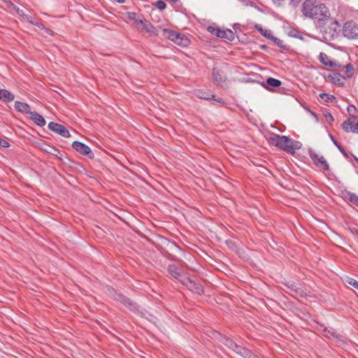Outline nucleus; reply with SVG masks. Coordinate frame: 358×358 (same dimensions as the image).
Wrapping results in <instances>:
<instances>
[{
	"mask_svg": "<svg viewBox=\"0 0 358 358\" xmlns=\"http://www.w3.org/2000/svg\"><path fill=\"white\" fill-rule=\"evenodd\" d=\"M303 14L308 17L320 21L329 18L330 12L324 3H318L314 0H306L302 8Z\"/></svg>",
	"mask_w": 358,
	"mask_h": 358,
	"instance_id": "f257e3e1",
	"label": "nucleus"
},
{
	"mask_svg": "<svg viewBox=\"0 0 358 358\" xmlns=\"http://www.w3.org/2000/svg\"><path fill=\"white\" fill-rule=\"evenodd\" d=\"M268 141L273 145L291 155L294 154L296 150L301 148V143L299 142L293 141L291 138L285 136L273 134Z\"/></svg>",
	"mask_w": 358,
	"mask_h": 358,
	"instance_id": "f03ea898",
	"label": "nucleus"
},
{
	"mask_svg": "<svg viewBox=\"0 0 358 358\" xmlns=\"http://www.w3.org/2000/svg\"><path fill=\"white\" fill-rule=\"evenodd\" d=\"M163 36L169 38L177 45H188L190 43L189 38L185 35L170 29H164Z\"/></svg>",
	"mask_w": 358,
	"mask_h": 358,
	"instance_id": "7ed1b4c3",
	"label": "nucleus"
},
{
	"mask_svg": "<svg viewBox=\"0 0 358 358\" xmlns=\"http://www.w3.org/2000/svg\"><path fill=\"white\" fill-rule=\"evenodd\" d=\"M207 30L217 37L228 41H233L235 38V34L231 29H221L220 27L215 24L208 26Z\"/></svg>",
	"mask_w": 358,
	"mask_h": 358,
	"instance_id": "20e7f679",
	"label": "nucleus"
},
{
	"mask_svg": "<svg viewBox=\"0 0 358 358\" xmlns=\"http://www.w3.org/2000/svg\"><path fill=\"white\" fill-rule=\"evenodd\" d=\"M343 34L349 39L358 38V24L353 21L346 22L343 27Z\"/></svg>",
	"mask_w": 358,
	"mask_h": 358,
	"instance_id": "39448f33",
	"label": "nucleus"
},
{
	"mask_svg": "<svg viewBox=\"0 0 358 358\" xmlns=\"http://www.w3.org/2000/svg\"><path fill=\"white\" fill-rule=\"evenodd\" d=\"M180 282L187 286V287L192 291L198 294H201L203 293V287L202 285L196 282L195 280L191 278L190 277L186 275L183 277V279H180Z\"/></svg>",
	"mask_w": 358,
	"mask_h": 358,
	"instance_id": "423d86ee",
	"label": "nucleus"
},
{
	"mask_svg": "<svg viewBox=\"0 0 358 358\" xmlns=\"http://www.w3.org/2000/svg\"><path fill=\"white\" fill-rule=\"evenodd\" d=\"M308 154L314 164L323 171H328L329 166L327 160L322 156H320L315 151L310 150Z\"/></svg>",
	"mask_w": 358,
	"mask_h": 358,
	"instance_id": "0eeeda50",
	"label": "nucleus"
},
{
	"mask_svg": "<svg viewBox=\"0 0 358 358\" xmlns=\"http://www.w3.org/2000/svg\"><path fill=\"white\" fill-rule=\"evenodd\" d=\"M340 25L336 20H334L329 23V31H327V28H324L323 31V37L327 43L328 41L333 40L337 36V30L339 28Z\"/></svg>",
	"mask_w": 358,
	"mask_h": 358,
	"instance_id": "6e6552de",
	"label": "nucleus"
},
{
	"mask_svg": "<svg viewBox=\"0 0 358 358\" xmlns=\"http://www.w3.org/2000/svg\"><path fill=\"white\" fill-rule=\"evenodd\" d=\"M135 24L137 29L140 31H145L152 35L157 34V29L147 20L143 21L141 19H135Z\"/></svg>",
	"mask_w": 358,
	"mask_h": 358,
	"instance_id": "1a4fd4ad",
	"label": "nucleus"
},
{
	"mask_svg": "<svg viewBox=\"0 0 358 358\" xmlns=\"http://www.w3.org/2000/svg\"><path fill=\"white\" fill-rule=\"evenodd\" d=\"M72 147L74 150H76L77 152H78L83 155L88 156L90 159H92L94 157V154L91 151L90 148L84 143H82L78 141H74L72 143Z\"/></svg>",
	"mask_w": 358,
	"mask_h": 358,
	"instance_id": "9d476101",
	"label": "nucleus"
},
{
	"mask_svg": "<svg viewBox=\"0 0 358 358\" xmlns=\"http://www.w3.org/2000/svg\"><path fill=\"white\" fill-rule=\"evenodd\" d=\"M48 129L63 137H70L69 131L62 124L51 122L48 124Z\"/></svg>",
	"mask_w": 358,
	"mask_h": 358,
	"instance_id": "9b49d317",
	"label": "nucleus"
},
{
	"mask_svg": "<svg viewBox=\"0 0 358 358\" xmlns=\"http://www.w3.org/2000/svg\"><path fill=\"white\" fill-rule=\"evenodd\" d=\"M289 35L300 39L303 43H314L315 38L310 34L301 33L296 30L291 31Z\"/></svg>",
	"mask_w": 358,
	"mask_h": 358,
	"instance_id": "f8f14e48",
	"label": "nucleus"
},
{
	"mask_svg": "<svg viewBox=\"0 0 358 358\" xmlns=\"http://www.w3.org/2000/svg\"><path fill=\"white\" fill-rule=\"evenodd\" d=\"M213 79L215 83L221 86L225 84L227 81V77L224 73L216 68L213 69Z\"/></svg>",
	"mask_w": 358,
	"mask_h": 358,
	"instance_id": "ddd939ff",
	"label": "nucleus"
},
{
	"mask_svg": "<svg viewBox=\"0 0 358 358\" xmlns=\"http://www.w3.org/2000/svg\"><path fill=\"white\" fill-rule=\"evenodd\" d=\"M342 128L346 132L358 133V121L348 119L342 124Z\"/></svg>",
	"mask_w": 358,
	"mask_h": 358,
	"instance_id": "4468645a",
	"label": "nucleus"
},
{
	"mask_svg": "<svg viewBox=\"0 0 358 358\" xmlns=\"http://www.w3.org/2000/svg\"><path fill=\"white\" fill-rule=\"evenodd\" d=\"M122 303L133 312H140L136 303L131 301L126 296L120 294L117 299Z\"/></svg>",
	"mask_w": 358,
	"mask_h": 358,
	"instance_id": "2eb2a0df",
	"label": "nucleus"
},
{
	"mask_svg": "<svg viewBox=\"0 0 358 358\" xmlns=\"http://www.w3.org/2000/svg\"><path fill=\"white\" fill-rule=\"evenodd\" d=\"M221 341L224 345H226L229 349L232 350L238 355L241 352V350H240L239 349L243 348V347L237 345L235 342H234L231 339H230L228 337L222 338Z\"/></svg>",
	"mask_w": 358,
	"mask_h": 358,
	"instance_id": "dca6fc26",
	"label": "nucleus"
},
{
	"mask_svg": "<svg viewBox=\"0 0 358 358\" xmlns=\"http://www.w3.org/2000/svg\"><path fill=\"white\" fill-rule=\"evenodd\" d=\"M168 272L174 278L180 281V279H183L184 275L181 273L180 270L174 264H171L168 266Z\"/></svg>",
	"mask_w": 358,
	"mask_h": 358,
	"instance_id": "f3484780",
	"label": "nucleus"
},
{
	"mask_svg": "<svg viewBox=\"0 0 358 358\" xmlns=\"http://www.w3.org/2000/svg\"><path fill=\"white\" fill-rule=\"evenodd\" d=\"M15 108L20 113H31L30 106L27 103L21 101H15Z\"/></svg>",
	"mask_w": 358,
	"mask_h": 358,
	"instance_id": "a211bd4d",
	"label": "nucleus"
},
{
	"mask_svg": "<svg viewBox=\"0 0 358 358\" xmlns=\"http://www.w3.org/2000/svg\"><path fill=\"white\" fill-rule=\"evenodd\" d=\"M30 118L38 125L40 127H43L45 124L46 122L45 119L36 112H31Z\"/></svg>",
	"mask_w": 358,
	"mask_h": 358,
	"instance_id": "6ab92c4d",
	"label": "nucleus"
},
{
	"mask_svg": "<svg viewBox=\"0 0 358 358\" xmlns=\"http://www.w3.org/2000/svg\"><path fill=\"white\" fill-rule=\"evenodd\" d=\"M15 96L6 90H0V99L4 102H10L14 100Z\"/></svg>",
	"mask_w": 358,
	"mask_h": 358,
	"instance_id": "aec40b11",
	"label": "nucleus"
},
{
	"mask_svg": "<svg viewBox=\"0 0 358 358\" xmlns=\"http://www.w3.org/2000/svg\"><path fill=\"white\" fill-rule=\"evenodd\" d=\"M319 59L320 62L325 66H328L330 67H334L336 66L335 63L331 61L329 57L325 53L321 52L320 54Z\"/></svg>",
	"mask_w": 358,
	"mask_h": 358,
	"instance_id": "412c9836",
	"label": "nucleus"
},
{
	"mask_svg": "<svg viewBox=\"0 0 358 358\" xmlns=\"http://www.w3.org/2000/svg\"><path fill=\"white\" fill-rule=\"evenodd\" d=\"M41 150L54 156H57L58 154H59V150L48 144H43L41 147Z\"/></svg>",
	"mask_w": 358,
	"mask_h": 358,
	"instance_id": "4be33fe9",
	"label": "nucleus"
},
{
	"mask_svg": "<svg viewBox=\"0 0 358 358\" xmlns=\"http://www.w3.org/2000/svg\"><path fill=\"white\" fill-rule=\"evenodd\" d=\"M323 335L324 336L327 337V338H337V339H339L341 336L338 334H336V331L333 329H327V328H324L323 329Z\"/></svg>",
	"mask_w": 358,
	"mask_h": 358,
	"instance_id": "5701e85b",
	"label": "nucleus"
},
{
	"mask_svg": "<svg viewBox=\"0 0 358 358\" xmlns=\"http://www.w3.org/2000/svg\"><path fill=\"white\" fill-rule=\"evenodd\" d=\"M239 350H241V349ZM239 355L245 358H259L256 355L253 354L252 352L245 348L241 349V352Z\"/></svg>",
	"mask_w": 358,
	"mask_h": 358,
	"instance_id": "b1692460",
	"label": "nucleus"
},
{
	"mask_svg": "<svg viewBox=\"0 0 358 358\" xmlns=\"http://www.w3.org/2000/svg\"><path fill=\"white\" fill-rule=\"evenodd\" d=\"M266 83L268 87H279L281 85L280 80L273 78H268L266 80Z\"/></svg>",
	"mask_w": 358,
	"mask_h": 358,
	"instance_id": "393cba45",
	"label": "nucleus"
},
{
	"mask_svg": "<svg viewBox=\"0 0 358 358\" xmlns=\"http://www.w3.org/2000/svg\"><path fill=\"white\" fill-rule=\"evenodd\" d=\"M255 27L258 29V31L265 37L267 38H272L271 32L270 30L263 29L262 27H259V25H256Z\"/></svg>",
	"mask_w": 358,
	"mask_h": 358,
	"instance_id": "a878e982",
	"label": "nucleus"
},
{
	"mask_svg": "<svg viewBox=\"0 0 358 358\" xmlns=\"http://www.w3.org/2000/svg\"><path fill=\"white\" fill-rule=\"evenodd\" d=\"M345 76L347 78H351L354 74V66L351 64H348L345 66Z\"/></svg>",
	"mask_w": 358,
	"mask_h": 358,
	"instance_id": "bb28decb",
	"label": "nucleus"
},
{
	"mask_svg": "<svg viewBox=\"0 0 358 358\" xmlns=\"http://www.w3.org/2000/svg\"><path fill=\"white\" fill-rule=\"evenodd\" d=\"M196 94L200 99H215V95L212 94L211 96L210 97V96H207L206 93L204 91H202V90H198L196 92Z\"/></svg>",
	"mask_w": 358,
	"mask_h": 358,
	"instance_id": "cd10ccee",
	"label": "nucleus"
},
{
	"mask_svg": "<svg viewBox=\"0 0 358 358\" xmlns=\"http://www.w3.org/2000/svg\"><path fill=\"white\" fill-rule=\"evenodd\" d=\"M348 196L350 202L358 206V196L357 194L354 193H348Z\"/></svg>",
	"mask_w": 358,
	"mask_h": 358,
	"instance_id": "c85d7f7f",
	"label": "nucleus"
},
{
	"mask_svg": "<svg viewBox=\"0 0 358 358\" xmlns=\"http://www.w3.org/2000/svg\"><path fill=\"white\" fill-rule=\"evenodd\" d=\"M345 282L348 285H352V287L358 289V281H357L356 280L350 277H347L345 278Z\"/></svg>",
	"mask_w": 358,
	"mask_h": 358,
	"instance_id": "c756f323",
	"label": "nucleus"
},
{
	"mask_svg": "<svg viewBox=\"0 0 358 358\" xmlns=\"http://www.w3.org/2000/svg\"><path fill=\"white\" fill-rule=\"evenodd\" d=\"M331 140L334 143V145L339 149V150L344 154L345 155H347L345 150L344 148L338 143V141L334 138L333 136L329 135Z\"/></svg>",
	"mask_w": 358,
	"mask_h": 358,
	"instance_id": "7c9ffc66",
	"label": "nucleus"
},
{
	"mask_svg": "<svg viewBox=\"0 0 358 358\" xmlns=\"http://www.w3.org/2000/svg\"><path fill=\"white\" fill-rule=\"evenodd\" d=\"M152 5L160 10H164L166 6V3L163 1H157L153 3Z\"/></svg>",
	"mask_w": 358,
	"mask_h": 358,
	"instance_id": "2f4dec72",
	"label": "nucleus"
},
{
	"mask_svg": "<svg viewBox=\"0 0 358 358\" xmlns=\"http://www.w3.org/2000/svg\"><path fill=\"white\" fill-rule=\"evenodd\" d=\"M320 96L322 99H324L325 101H331V100L336 99V97L334 95H330V94H327V93H321L320 94Z\"/></svg>",
	"mask_w": 358,
	"mask_h": 358,
	"instance_id": "473e14b6",
	"label": "nucleus"
},
{
	"mask_svg": "<svg viewBox=\"0 0 358 358\" xmlns=\"http://www.w3.org/2000/svg\"><path fill=\"white\" fill-rule=\"evenodd\" d=\"M324 117L326 118L327 122H328L329 123H331L334 120L333 116L330 113H326L324 114Z\"/></svg>",
	"mask_w": 358,
	"mask_h": 358,
	"instance_id": "72a5a7b5",
	"label": "nucleus"
},
{
	"mask_svg": "<svg viewBox=\"0 0 358 358\" xmlns=\"http://www.w3.org/2000/svg\"><path fill=\"white\" fill-rule=\"evenodd\" d=\"M0 146L3 148H8L10 146V144L7 141L0 138Z\"/></svg>",
	"mask_w": 358,
	"mask_h": 358,
	"instance_id": "f704fd0d",
	"label": "nucleus"
},
{
	"mask_svg": "<svg viewBox=\"0 0 358 358\" xmlns=\"http://www.w3.org/2000/svg\"><path fill=\"white\" fill-rule=\"evenodd\" d=\"M24 19L32 24H34V22L32 20L31 17L29 15H24Z\"/></svg>",
	"mask_w": 358,
	"mask_h": 358,
	"instance_id": "c9c22d12",
	"label": "nucleus"
},
{
	"mask_svg": "<svg viewBox=\"0 0 358 358\" xmlns=\"http://www.w3.org/2000/svg\"><path fill=\"white\" fill-rule=\"evenodd\" d=\"M34 25H36V27H38V28L40 29H45V27L43 26V24L41 23H39V22H34Z\"/></svg>",
	"mask_w": 358,
	"mask_h": 358,
	"instance_id": "e433bc0d",
	"label": "nucleus"
},
{
	"mask_svg": "<svg viewBox=\"0 0 358 358\" xmlns=\"http://www.w3.org/2000/svg\"><path fill=\"white\" fill-rule=\"evenodd\" d=\"M129 15L130 18H131V19H135V17L136 16V13H131Z\"/></svg>",
	"mask_w": 358,
	"mask_h": 358,
	"instance_id": "4c0bfd02",
	"label": "nucleus"
},
{
	"mask_svg": "<svg viewBox=\"0 0 358 358\" xmlns=\"http://www.w3.org/2000/svg\"><path fill=\"white\" fill-rule=\"evenodd\" d=\"M301 0H290L291 2H292L293 3H296L298 2H299Z\"/></svg>",
	"mask_w": 358,
	"mask_h": 358,
	"instance_id": "58836bf2",
	"label": "nucleus"
},
{
	"mask_svg": "<svg viewBox=\"0 0 358 358\" xmlns=\"http://www.w3.org/2000/svg\"><path fill=\"white\" fill-rule=\"evenodd\" d=\"M280 47H281L283 50H289L288 46L283 45V46H280Z\"/></svg>",
	"mask_w": 358,
	"mask_h": 358,
	"instance_id": "ea45409f",
	"label": "nucleus"
},
{
	"mask_svg": "<svg viewBox=\"0 0 358 358\" xmlns=\"http://www.w3.org/2000/svg\"><path fill=\"white\" fill-rule=\"evenodd\" d=\"M115 1L118 3H124V0H115Z\"/></svg>",
	"mask_w": 358,
	"mask_h": 358,
	"instance_id": "a19ab883",
	"label": "nucleus"
},
{
	"mask_svg": "<svg viewBox=\"0 0 358 358\" xmlns=\"http://www.w3.org/2000/svg\"><path fill=\"white\" fill-rule=\"evenodd\" d=\"M268 46H266V45H264V46H261L262 49L263 50H266Z\"/></svg>",
	"mask_w": 358,
	"mask_h": 358,
	"instance_id": "79ce46f5",
	"label": "nucleus"
},
{
	"mask_svg": "<svg viewBox=\"0 0 358 358\" xmlns=\"http://www.w3.org/2000/svg\"><path fill=\"white\" fill-rule=\"evenodd\" d=\"M169 1L174 3V2H176L177 0H169Z\"/></svg>",
	"mask_w": 358,
	"mask_h": 358,
	"instance_id": "37998d69",
	"label": "nucleus"
},
{
	"mask_svg": "<svg viewBox=\"0 0 358 358\" xmlns=\"http://www.w3.org/2000/svg\"><path fill=\"white\" fill-rule=\"evenodd\" d=\"M357 234H358V232H357Z\"/></svg>",
	"mask_w": 358,
	"mask_h": 358,
	"instance_id": "c03bdc74",
	"label": "nucleus"
}]
</instances>
